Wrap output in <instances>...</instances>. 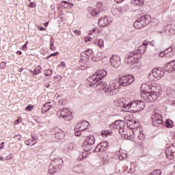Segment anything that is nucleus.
<instances>
[{"label": "nucleus", "instance_id": "obj_10", "mask_svg": "<svg viewBox=\"0 0 175 175\" xmlns=\"http://www.w3.org/2000/svg\"><path fill=\"white\" fill-rule=\"evenodd\" d=\"M90 126V123L86 120H83L81 122L77 123L75 126V132L76 136H81V132L85 131Z\"/></svg>", "mask_w": 175, "mask_h": 175}, {"label": "nucleus", "instance_id": "obj_12", "mask_svg": "<svg viewBox=\"0 0 175 175\" xmlns=\"http://www.w3.org/2000/svg\"><path fill=\"white\" fill-rule=\"evenodd\" d=\"M165 76V71L161 68H154L152 70V75H149L150 79L152 80H160Z\"/></svg>", "mask_w": 175, "mask_h": 175}, {"label": "nucleus", "instance_id": "obj_47", "mask_svg": "<svg viewBox=\"0 0 175 175\" xmlns=\"http://www.w3.org/2000/svg\"><path fill=\"white\" fill-rule=\"evenodd\" d=\"M58 66H60L61 68H65V66H66V64L65 63V62H62Z\"/></svg>", "mask_w": 175, "mask_h": 175}, {"label": "nucleus", "instance_id": "obj_62", "mask_svg": "<svg viewBox=\"0 0 175 175\" xmlns=\"http://www.w3.org/2000/svg\"><path fill=\"white\" fill-rule=\"evenodd\" d=\"M50 50H52V51H54V49H53V46H51V44H50Z\"/></svg>", "mask_w": 175, "mask_h": 175}, {"label": "nucleus", "instance_id": "obj_15", "mask_svg": "<svg viewBox=\"0 0 175 175\" xmlns=\"http://www.w3.org/2000/svg\"><path fill=\"white\" fill-rule=\"evenodd\" d=\"M166 157L168 159H174L175 158V146L172 145L169 146L165 150Z\"/></svg>", "mask_w": 175, "mask_h": 175}, {"label": "nucleus", "instance_id": "obj_17", "mask_svg": "<svg viewBox=\"0 0 175 175\" xmlns=\"http://www.w3.org/2000/svg\"><path fill=\"white\" fill-rule=\"evenodd\" d=\"M58 162L59 163V166L57 167L55 165H53L49 167V172L50 173V174H54V173H57V172H59L61 167H62V163H64V161L62 160V159H59Z\"/></svg>", "mask_w": 175, "mask_h": 175}, {"label": "nucleus", "instance_id": "obj_57", "mask_svg": "<svg viewBox=\"0 0 175 175\" xmlns=\"http://www.w3.org/2000/svg\"><path fill=\"white\" fill-rule=\"evenodd\" d=\"M55 79H58V80H62V77L59 75L57 77H55Z\"/></svg>", "mask_w": 175, "mask_h": 175}, {"label": "nucleus", "instance_id": "obj_14", "mask_svg": "<svg viewBox=\"0 0 175 175\" xmlns=\"http://www.w3.org/2000/svg\"><path fill=\"white\" fill-rule=\"evenodd\" d=\"M79 65L80 66L79 68L81 70H85L87 68L90 67V58L81 56V59L79 61Z\"/></svg>", "mask_w": 175, "mask_h": 175}, {"label": "nucleus", "instance_id": "obj_3", "mask_svg": "<svg viewBox=\"0 0 175 175\" xmlns=\"http://www.w3.org/2000/svg\"><path fill=\"white\" fill-rule=\"evenodd\" d=\"M96 90H103L104 94L107 96L116 95L120 90V85L117 83L111 82L108 83L106 81H100L96 85Z\"/></svg>", "mask_w": 175, "mask_h": 175}, {"label": "nucleus", "instance_id": "obj_33", "mask_svg": "<svg viewBox=\"0 0 175 175\" xmlns=\"http://www.w3.org/2000/svg\"><path fill=\"white\" fill-rule=\"evenodd\" d=\"M112 13L113 16H120V14H121V10L118 8H113L112 10Z\"/></svg>", "mask_w": 175, "mask_h": 175}, {"label": "nucleus", "instance_id": "obj_8", "mask_svg": "<svg viewBox=\"0 0 175 175\" xmlns=\"http://www.w3.org/2000/svg\"><path fill=\"white\" fill-rule=\"evenodd\" d=\"M57 115L59 118H63V120H65V121H70V120L73 119L72 111H70V110H69L68 108L58 109Z\"/></svg>", "mask_w": 175, "mask_h": 175}, {"label": "nucleus", "instance_id": "obj_18", "mask_svg": "<svg viewBox=\"0 0 175 175\" xmlns=\"http://www.w3.org/2000/svg\"><path fill=\"white\" fill-rule=\"evenodd\" d=\"M98 79V80H102V79H104L106 76H107V71L106 70L100 69L97 70L94 74Z\"/></svg>", "mask_w": 175, "mask_h": 175}, {"label": "nucleus", "instance_id": "obj_58", "mask_svg": "<svg viewBox=\"0 0 175 175\" xmlns=\"http://www.w3.org/2000/svg\"><path fill=\"white\" fill-rule=\"evenodd\" d=\"M18 137V140H21V135H15L14 138Z\"/></svg>", "mask_w": 175, "mask_h": 175}, {"label": "nucleus", "instance_id": "obj_51", "mask_svg": "<svg viewBox=\"0 0 175 175\" xmlns=\"http://www.w3.org/2000/svg\"><path fill=\"white\" fill-rule=\"evenodd\" d=\"M74 33H75L77 35H81V31L80 30H75Z\"/></svg>", "mask_w": 175, "mask_h": 175}, {"label": "nucleus", "instance_id": "obj_6", "mask_svg": "<svg viewBox=\"0 0 175 175\" xmlns=\"http://www.w3.org/2000/svg\"><path fill=\"white\" fill-rule=\"evenodd\" d=\"M151 21V16L150 15H145L138 18L133 24L134 27L136 29H142L144 27H146Z\"/></svg>", "mask_w": 175, "mask_h": 175}, {"label": "nucleus", "instance_id": "obj_35", "mask_svg": "<svg viewBox=\"0 0 175 175\" xmlns=\"http://www.w3.org/2000/svg\"><path fill=\"white\" fill-rule=\"evenodd\" d=\"M111 135V132L109 131L108 130H104L101 131L102 136H109Z\"/></svg>", "mask_w": 175, "mask_h": 175}, {"label": "nucleus", "instance_id": "obj_45", "mask_svg": "<svg viewBox=\"0 0 175 175\" xmlns=\"http://www.w3.org/2000/svg\"><path fill=\"white\" fill-rule=\"evenodd\" d=\"M85 42H92V37H85Z\"/></svg>", "mask_w": 175, "mask_h": 175}, {"label": "nucleus", "instance_id": "obj_27", "mask_svg": "<svg viewBox=\"0 0 175 175\" xmlns=\"http://www.w3.org/2000/svg\"><path fill=\"white\" fill-rule=\"evenodd\" d=\"M92 54H94L92 49H88L81 53V57L90 58Z\"/></svg>", "mask_w": 175, "mask_h": 175}, {"label": "nucleus", "instance_id": "obj_34", "mask_svg": "<svg viewBox=\"0 0 175 175\" xmlns=\"http://www.w3.org/2000/svg\"><path fill=\"white\" fill-rule=\"evenodd\" d=\"M126 157H128L126 153L122 152V153L119 154L118 158H119L120 161H123V159H125L126 158Z\"/></svg>", "mask_w": 175, "mask_h": 175}, {"label": "nucleus", "instance_id": "obj_11", "mask_svg": "<svg viewBox=\"0 0 175 175\" xmlns=\"http://www.w3.org/2000/svg\"><path fill=\"white\" fill-rule=\"evenodd\" d=\"M132 103V100L131 98H122L117 100L115 101V104L118 107H122L123 109H125L129 111V109H131V103Z\"/></svg>", "mask_w": 175, "mask_h": 175}, {"label": "nucleus", "instance_id": "obj_7", "mask_svg": "<svg viewBox=\"0 0 175 175\" xmlns=\"http://www.w3.org/2000/svg\"><path fill=\"white\" fill-rule=\"evenodd\" d=\"M94 144H95V137L94 135H88L84 140L82 148L86 152L91 151L94 148Z\"/></svg>", "mask_w": 175, "mask_h": 175}, {"label": "nucleus", "instance_id": "obj_9", "mask_svg": "<svg viewBox=\"0 0 175 175\" xmlns=\"http://www.w3.org/2000/svg\"><path fill=\"white\" fill-rule=\"evenodd\" d=\"M135 81V77L133 75H123L118 77L119 85L122 87H128Z\"/></svg>", "mask_w": 175, "mask_h": 175}, {"label": "nucleus", "instance_id": "obj_59", "mask_svg": "<svg viewBox=\"0 0 175 175\" xmlns=\"http://www.w3.org/2000/svg\"><path fill=\"white\" fill-rule=\"evenodd\" d=\"M44 87H46V88H50V83H46Z\"/></svg>", "mask_w": 175, "mask_h": 175}, {"label": "nucleus", "instance_id": "obj_64", "mask_svg": "<svg viewBox=\"0 0 175 175\" xmlns=\"http://www.w3.org/2000/svg\"><path fill=\"white\" fill-rule=\"evenodd\" d=\"M173 138L175 139V133L173 134Z\"/></svg>", "mask_w": 175, "mask_h": 175}, {"label": "nucleus", "instance_id": "obj_40", "mask_svg": "<svg viewBox=\"0 0 175 175\" xmlns=\"http://www.w3.org/2000/svg\"><path fill=\"white\" fill-rule=\"evenodd\" d=\"M25 110L27 111H32V110H33V105H29L26 107Z\"/></svg>", "mask_w": 175, "mask_h": 175}, {"label": "nucleus", "instance_id": "obj_5", "mask_svg": "<svg viewBox=\"0 0 175 175\" xmlns=\"http://www.w3.org/2000/svg\"><path fill=\"white\" fill-rule=\"evenodd\" d=\"M144 107L145 104L143 100L131 101L130 108L128 111L130 113H137V111H142Z\"/></svg>", "mask_w": 175, "mask_h": 175}, {"label": "nucleus", "instance_id": "obj_4", "mask_svg": "<svg viewBox=\"0 0 175 175\" xmlns=\"http://www.w3.org/2000/svg\"><path fill=\"white\" fill-rule=\"evenodd\" d=\"M140 58H142V55H140V53H137V52H131L126 57L125 62L127 65L131 66L135 65V64H138Z\"/></svg>", "mask_w": 175, "mask_h": 175}, {"label": "nucleus", "instance_id": "obj_50", "mask_svg": "<svg viewBox=\"0 0 175 175\" xmlns=\"http://www.w3.org/2000/svg\"><path fill=\"white\" fill-rule=\"evenodd\" d=\"M27 44H28V42H27L26 44H25L24 45H23L22 50H23V51H25V50H27Z\"/></svg>", "mask_w": 175, "mask_h": 175}, {"label": "nucleus", "instance_id": "obj_49", "mask_svg": "<svg viewBox=\"0 0 175 175\" xmlns=\"http://www.w3.org/2000/svg\"><path fill=\"white\" fill-rule=\"evenodd\" d=\"M28 7H29V8H36V5L35 4H33V3L31 2V3L28 5Z\"/></svg>", "mask_w": 175, "mask_h": 175}, {"label": "nucleus", "instance_id": "obj_44", "mask_svg": "<svg viewBox=\"0 0 175 175\" xmlns=\"http://www.w3.org/2000/svg\"><path fill=\"white\" fill-rule=\"evenodd\" d=\"M59 53L58 52H55L53 53H51L49 56L47 57V58H50L51 57H56V55H58Z\"/></svg>", "mask_w": 175, "mask_h": 175}, {"label": "nucleus", "instance_id": "obj_39", "mask_svg": "<svg viewBox=\"0 0 175 175\" xmlns=\"http://www.w3.org/2000/svg\"><path fill=\"white\" fill-rule=\"evenodd\" d=\"M53 75V70L48 69L44 72V76H51Z\"/></svg>", "mask_w": 175, "mask_h": 175}, {"label": "nucleus", "instance_id": "obj_41", "mask_svg": "<svg viewBox=\"0 0 175 175\" xmlns=\"http://www.w3.org/2000/svg\"><path fill=\"white\" fill-rule=\"evenodd\" d=\"M23 121V118L21 117H18L17 120L14 122V125H18L19 122H21Z\"/></svg>", "mask_w": 175, "mask_h": 175}, {"label": "nucleus", "instance_id": "obj_56", "mask_svg": "<svg viewBox=\"0 0 175 175\" xmlns=\"http://www.w3.org/2000/svg\"><path fill=\"white\" fill-rule=\"evenodd\" d=\"M5 144V142H2L0 145V150H2L3 148V145Z\"/></svg>", "mask_w": 175, "mask_h": 175}, {"label": "nucleus", "instance_id": "obj_46", "mask_svg": "<svg viewBox=\"0 0 175 175\" xmlns=\"http://www.w3.org/2000/svg\"><path fill=\"white\" fill-rule=\"evenodd\" d=\"M0 68L1 69H3L4 68H6V62H3L2 63H1Z\"/></svg>", "mask_w": 175, "mask_h": 175}, {"label": "nucleus", "instance_id": "obj_52", "mask_svg": "<svg viewBox=\"0 0 175 175\" xmlns=\"http://www.w3.org/2000/svg\"><path fill=\"white\" fill-rule=\"evenodd\" d=\"M54 46V38L53 37L51 38V46Z\"/></svg>", "mask_w": 175, "mask_h": 175}, {"label": "nucleus", "instance_id": "obj_20", "mask_svg": "<svg viewBox=\"0 0 175 175\" xmlns=\"http://www.w3.org/2000/svg\"><path fill=\"white\" fill-rule=\"evenodd\" d=\"M107 147H109V142H101L96 147L95 151L97 152H99V151H106Z\"/></svg>", "mask_w": 175, "mask_h": 175}, {"label": "nucleus", "instance_id": "obj_32", "mask_svg": "<svg viewBox=\"0 0 175 175\" xmlns=\"http://www.w3.org/2000/svg\"><path fill=\"white\" fill-rule=\"evenodd\" d=\"M40 70H42V67L40 66H36L33 70V75H39V73H40L41 72Z\"/></svg>", "mask_w": 175, "mask_h": 175}, {"label": "nucleus", "instance_id": "obj_2", "mask_svg": "<svg viewBox=\"0 0 175 175\" xmlns=\"http://www.w3.org/2000/svg\"><path fill=\"white\" fill-rule=\"evenodd\" d=\"M111 128H116V129H119V133L122 135V137H125L129 140H132L136 137V134L133 132L131 129L125 127V123L124 121L116 120L111 125Z\"/></svg>", "mask_w": 175, "mask_h": 175}, {"label": "nucleus", "instance_id": "obj_43", "mask_svg": "<svg viewBox=\"0 0 175 175\" xmlns=\"http://www.w3.org/2000/svg\"><path fill=\"white\" fill-rule=\"evenodd\" d=\"M84 157H87V154H82L81 155H79L78 160L83 161L84 159Z\"/></svg>", "mask_w": 175, "mask_h": 175}, {"label": "nucleus", "instance_id": "obj_28", "mask_svg": "<svg viewBox=\"0 0 175 175\" xmlns=\"http://www.w3.org/2000/svg\"><path fill=\"white\" fill-rule=\"evenodd\" d=\"M131 3L137 6H143L144 5V0H131Z\"/></svg>", "mask_w": 175, "mask_h": 175}, {"label": "nucleus", "instance_id": "obj_1", "mask_svg": "<svg viewBox=\"0 0 175 175\" xmlns=\"http://www.w3.org/2000/svg\"><path fill=\"white\" fill-rule=\"evenodd\" d=\"M141 98L146 103H154L158 101L159 98L162 95V90L159 86L142 84L141 86Z\"/></svg>", "mask_w": 175, "mask_h": 175}, {"label": "nucleus", "instance_id": "obj_55", "mask_svg": "<svg viewBox=\"0 0 175 175\" xmlns=\"http://www.w3.org/2000/svg\"><path fill=\"white\" fill-rule=\"evenodd\" d=\"M66 102V100L65 99H62L60 100L59 103H62L63 105H65V103Z\"/></svg>", "mask_w": 175, "mask_h": 175}, {"label": "nucleus", "instance_id": "obj_54", "mask_svg": "<svg viewBox=\"0 0 175 175\" xmlns=\"http://www.w3.org/2000/svg\"><path fill=\"white\" fill-rule=\"evenodd\" d=\"M125 0H114L116 3H122V1Z\"/></svg>", "mask_w": 175, "mask_h": 175}, {"label": "nucleus", "instance_id": "obj_24", "mask_svg": "<svg viewBox=\"0 0 175 175\" xmlns=\"http://www.w3.org/2000/svg\"><path fill=\"white\" fill-rule=\"evenodd\" d=\"M53 104H54V103H53V102H49V103H45L44 105V106L42 107L41 113L42 114H46V113L48 112L49 110H50V109H51V107H53Z\"/></svg>", "mask_w": 175, "mask_h": 175}, {"label": "nucleus", "instance_id": "obj_38", "mask_svg": "<svg viewBox=\"0 0 175 175\" xmlns=\"http://www.w3.org/2000/svg\"><path fill=\"white\" fill-rule=\"evenodd\" d=\"M162 173V171L160 170H156L154 171H152L150 174V175H161Z\"/></svg>", "mask_w": 175, "mask_h": 175}, {"label": "nucleus", "instance_id": "obj_63", "mask_svg": "<svg viewBox=\"0 0 175 175\" xmlns=\"http://www.w3.org/2000/svg\"><path fill=\"white\" fill-rule=\"evenodd\" d=\"M44 27H47L49 25V22L44 23Z\"/></svg>", "mask_w": 175, "mask_h": 175}, {"label": "nucleus", "instance_id": "obj_19", "mask_svg": "<svg viewBox=\"0 0 175 175\" xmlns=\"http://www.w3.org/2000/svg\"><path fill=\"white\" fill-rule=\"evenodd\" d=\"M165 72H168V73H172V72H174L175 70V60L171 61L167 63V65L164 67Z\"/></svg>", "mask_w": 175, "mask_h": 175}, {"label": "nucleus", "instance_id": "obj_48", "mask_svg": "<svg viewBox=\"0 0 175 175\" xmlns=\"http://www.w3.org/2000/svg\"><path fill=\"white\" fill-rule=\"evenodd\" d=\"M170 32L171 33H175V27L172 26L171 29H170Z\"/></svg>", "mask_w": 175, "mask_h": 175}, {"label": "nucleus", "instance_id": "obj_16", "mask_svg": "<svg viewBox=\"0 0 175 175\" xmlns=\"http://www.w3.org/2000/svg\"><path fill=\"white\" fill-rule=\"evenodd\" d=\"M111 65L113 68H118L121 65V57L117 55H113L110 60Z\"/></svg>", "mask_w": 175, "mask_h": 175}, {"label": "nucleus", "instance_id": "obj_22", "mask_svg": "<svg viewBox=\"0 0 175 175\" xmlns=\"http://www.w3.org/2000/svg\"><path fill=\"white\" fill-rule=\"evenodd\" d=\"M109 24H110V21H109L107 16L101 17L98 21L99 27H107Z\"/></svg>", "mask_w": 175, "mask_h": 175}, {"label": "nucleus", "instance_id": "obj_26", "mask_svg": "<svg viewBox=\"0 0 175 175\" xmlns=\"http://www.w3.org/2000/svg\"><path fill=\"white\" fill-rule=\"evenodd\" d=\"M97 9L98 12H105V10H107V6H106V3H103V2H98L97 3Z\"/></svg>", "mask_w": 175, "mask_h": 175}, {"label": "nucleus", "instance_id": "obj_21", "mask_svg": "<svg viewBox=\"0 0 175 175\" xmlns=\"http://www.w3.org/2000/svg\"><path fill=\"white\" fill-rule=\"evenodd\" d=\"M87 84L89 87H92V85H95L99 81V79H97V77L93 75L92 77H90L87 79Z\"/></svg>", "mask_w": 175, "mask_h": 175}, {"label": "nucleus", "instance_id": "obj_23", "mask_svg": "<svg viewBox=\"0 0 175 175\" xmlns=\"http://www.w3.org/2000/svg\"><path fill=\"white\" fill-rule=\"evenodd\" d=\"M148 46V42L144 41L142 44H141L137 48V51L139 52L138 54H144L146 51L147 50V46Z\"/></svg>", "mask_w": 175, "mask_h": 175}, {"label": "nucleus", "instance_id": "obj_29", "mask_svg": "<svg viewBox=\"0 0 175 175\" xmlns=\"http://www.w3.org/2000/svg\"><path fill=\"white\" fill-rule=\"evenodd\" d=\"M137 133V137L139 140H144L146 139V135H144V132L143 130H139Z\"/></svg>", "mask_w": 175, "mask_h": 175}, {"label": "nucleus", "instance_id": "obj_31", "mask_svg": "<svg viewBox=\"0 0 175 175\" xmlns=\"http://www.w3.org/2000/svg\"><path fill=\"white\" fill-rule=\"evenodd\" d=\"M99 13L100 12H99V10L97 8L92 9L90 11V14L94 17H95V16H97Z\"/></svg>", "mask_w": 175, "mask_h": 175}, {"label": "nucleus", "instance_id": "obj_37", "mask_svg": "<svg viewBox=\"0 0 175 175\" xmlns=\"http://www.w3.org/2000/svg\"><path fill=\"white\" fill-rule=\"evenodd\" d=\"M98 46L100 47V49H103L105 47V41L102 39L98 40Z\"/></svg>", "mask_w": 175, "mask_h": 175}, {"label": "nucleus", "instance_id": "obj_30", "mask_svg": "<svg viewBox=\"0 0 175 175\" xmlns=\"http://www.w3.org/2000/svg\"><path fill=\"white\" fill-rule=\"evenodd\" d=\"M165 126L166 128H173V126H174V124H173V121H172L170 119L166 120Z\"/></svg>", "mask_w": 175, "mask_h": 175}, {"label": "nucleus", "instance_id": "obj_42", "mask_svg": "<svg viewBox=\"0 0 175 175\" xmlns=\"http://www.w3.org/2000/svg\"><path fill=\"white\" fill-rule=\"evenodd\" d=\"M58 159H61V158H57L53 160V166H56V167H58V166H59V162H58Z\"/></svg>", "mask_w": 175, "mask_h": 175}, {"label": "nucleus", "instance_id": "obj_53", "mask_svg": "<svg viewBox=\"0 0 175 175\" xmlns=\"http://www.w3.org/2000/svg\"><path fill=\"white\" fill-rule=\"evenodd\" d=\"M38 28L39 31H46V28H44L43 27L39 26Z\"/></svg>", "mask_w": 175, "mask_h": 175}, {"label": "nucleus", "instance_id": "obj_36", "mask_svg": "<svg viewBox=\"0 0 175 175\" xmlns=\"http://www.w3.org/2000/svg\"><path fill=\"white\" fill-rule=\"evenodd\" d=\"M172 49L169 48L167 51H165L164 52H161L159 53V56L162 58L163 57H165V54H167V51H172Z\"/></svg>", "mask_w": 175, "mask_h": 175}, {"label": "nucleus", "instance_id": "obj_60", "mask_svg": "<svg viewBox=\"0 0 175 175\" xmlns=\"http://www.w3.org/2000/svg\"><path fill=\"white\" fill-rule=\"evenodd\" d=\"M64 5H69V2H68V1H63L62 3V4H64Z\"/></svg>", "mask_w": 175, "mask_h": 175}, {"label": "nucleus", "instance_id": "obj_61", "mask_svg": "<svg viewBox=\"0 0 175 175\" xmlns=\"http://www.w3.org/2000/svg\"><path fill=\"white\" fill-rule=\"evenodd\" d=\"M16 54H18L19 55H21V54H22L21 51H16Z\"/></svg>", "mask_w": 175, "mask_h": 175}, {"label": "nucleus", "instance_id": "obj_13", "mask_svg": "<svg viewBox=\"0 0 175 175\" xmlns=\"http://www.w3.org/2000/svg\"><path fill=\"white\" fill-rule=\"evenodd\" d=\"M151 120H152V124L154 126H159V125L163 122L162 116L157 112H153L151 116Z\"/></svg>", "mask_w": 175, "mask_h": 175}, {"label": "nucleus", "instance_id": "obj_25", "mask_svg": "<svg viewBox=\"0 0 175 175\" xmlns=\"http://www.w3.org/2000/svg\"><path fill=\"white\" fill-rule=\"evenodd\" d=\"M98 35L100 33V29L98 27H94L91 29H90L88 31V35L92 36V35Z\"/></svg>", "mask_w": 175, "mask_h": 175}]
</instances>
